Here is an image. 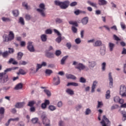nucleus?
Segmentation results:
<instances>
[{"label":"nucleus","instance_id":"obj_40","mask_svg":"<svg viewBox=\"0 0 126 126\" xmlns=\"http://www.w3.org/2000/svg\"><path fill=\"white\" fill-rule=\"evenodd\" d=\"M52 72H53V71L52 70H50L49 69H47L45 70V73H46V74H47L48 75H51V74H52Z\"/></svg>","mask_w":126,"mask_h":126},{"label":"nucleus","instance_id":"obj_2","mask_svg":"<svg viewBox=\"0 0 126 126\" xmlns=\"http://www.w3.org/2000/svg\"><path fill=\"white\" fill-rule=\"evenodd\" d=\"M55 3L56 5L60 6L62 9H66V8H67L69 5V1L65 0L63 2H61L60 1L56 0L55 1Z\"/></svg>","mask_w":126,"mask_h":126},{"label":"nucleus","instance_id":"obj_18","mask_svg":"<svg viewBox=\"0 0 126 126\" xmlns=\"http://www.w3.org/2000/svg\"><path fill=\"white\" fill-rule=\"evenodd\" d=\"M8 63H12V64L16 65L18 63L16 61L14 60L13 58H10L8 61Z\"/></svg>","mask_w":126,"mask_h":126},{"label":"nucleus","instance_id":"obj_61","mask_svg":"<svg viewBox=\"0 0 126 126\" xmlns=\"http://www.w3.org/2000/svg\"><path fill=\"white\" fill-rule=\"evenodd\" d=\"M70 6H75V5H77V2L76 1H74L71 2L70 4Z\"/></svg>","mask_w":126,"mask_h":126},{"label":"nucleus","instance_id":"obj_31","mask_svg":"<svg viewBox=\"0 0 126 126\" xmlns=\"http://www.w3.org/2000/svg\"><path fill=\"white\" fill-rule=\"evenodd\" d=\"M88 3H89L90 5H91V6H93V7H95V8H97V4L96 3L92 2L91 1H88Z\"/></svg>","mask_w":126,"mask_h":126},{"label":"nucleus","instance_id":"obj_15","mask_svg":"<svg viewBox=\"0 0 126 126\" xmlns=\"http://www.w3.org/2000/svg\"><path fill=\"white\" fill-rule=\"evenodd\" d=\"M100 53L101 56H104L106 53V47L105 46H102L100 48Z\"/></svg>","mask_w":126,"mask_h":126},{"label":"nucleus","instance_id":"obj_49","mask_svg":"<svg viewBox=\"0 0 126 126\" xmlns=\"http://www.w3.org/2000/svg\"><path fill=\"white\" fill-rule=\"evenodd\" d=\"M38 119L37 118H33L32 120V123L33 124H37L38 123Z\"/></svg>","mask_w":126,"mask_h":126},{"label":"nucleus","instance_id":"obj_57","mask_svg":"<svg viewBox=\"0 0 126 126\" xmlns=\"http://www.w3.org/2000/svg\"><path fill=\"white\" fill-rule=\"evenodd\" d=\"M91 113V110L89 108H87L85 112V115H89Z\"/></svg>","mask_w":126,"mask_h":126},{"label":"nucleus","instance_id":"obj_5","mask_svg":"<svg viewBox=\"0 0 126 126\" xmlns=\"http://www.w3.org/2000/svg\"><path fill=\"white\" fill-rule=\"evenodd\" d=\"M39 7L41 9H37V11L40 12L41 15L43 16V17H45L46 16V14H45V10L46 8H45V4L44 3H41L39 4Z\"/></svg>","mask_w":126,"mask_h":126},{"label":"nucleus","instance_id":"obj_64","mask_svg":"<svg viewBox=\"0 0 126 126\" xmlns=\"http://www.w3.org/2000/svg\"><path fill=\"white\" fill-rule=\"evenodd\" d=\"M23 6L26 7V9H28V4L25 2H23Z\"/></svg>","mask_w":126,"mask_h":126},{"label":"nucleus","instance_id":"obj_55","mask_svg":"<svg viewBox=\"0 0 126 126\" xmlns=\"http://www.w3.org/2000/svg\"><path fill=\"white\" fill-rule=\"evenodd\" d=\"M56 22H57V23H62L63 20L60 18H57L56 19Z\"/></svg>","mask_w":126,"mask_h":126},{"label":"nucleus","instance_id":"obj_11","mask_svg":"<svg viewBox=\"0 0 126 126\" xmlns=\"http://www.w3.org/2000/svg\"><path fill=\"white\" fill-rule=\"evenodd\" d=\"M27 48L30 52H34V46L32 45V42H29V45Z\"/></svg>","mask_w":126,"mask_h":126},{"label":"nucleus","instance_id":"obj_21","mask_svg":"<svg viewBox=\"0 0 126 126\" xmlns=\"http://www.w3.org/2000/svg\"><path fill=\"white\" fill-rule=\"evenodd\" d=\"M23 86L22 84H21V83H19L18 85H17L15 86L14 89H15V90H19V89H22Z\"/></svg>","mask_w":126,"mask_h":126},{"label":"nucleus","instance_id":"obj_14","mask_svg":"<svg viewBox=\"0 0 126 126\" xmlns=\"http://www.w3.org/2000/svg\"><path fill=\"white\" fill-rule=\"evenodd\" d=\"M8 38V40H9V41H12L14 39V33H13V32L12 31L9 32Z\"/></svg>","mask_w":126,"mask_h":126},{"label":"nucleus","instance_id":"obj_16","mask_svg":"<svg viewBox=\"0 0 126 126\" xmlns=\"http://www.w3.org/2000/svg\"><path fill=\"white\" fill-rule=\"evenodd\" d=\"M97 83H98V82H97V81H94L93 86L92 87V91H91L92 93L95 92V88H96V86H97Z\"/></svg>","mask_w":126,"mask_h":126},{"label":"nucleus","instance_id":"obj_17","mask_svg":"<svg viewBox=\"0 0 126 126\" xmlns=\"http://www.w3.org/2000/svg\"><path fill=\"white\" fill-rule=\"evenodd\" d=\"M99 5H106L108 2L106 0H98Z\"/></svg>","mask_w":126,"mask_h":126},{"label":"nucleus","instance_id":"obj_37","mask_svg":"<svg viewBox=\"0 0 126 126\" xmlns=\"http://www.w3.org/2000/svg\"><path fill=\"white\" fill-rule=\"evenodd\" d=\"M97 103H98L97 106V109H99V108H102L103 107V102L98 101Z\"/></svg>","mask_w":126,"mask_h":126},{"label":"nucleus","instance_id":"obj_60","mask_svg":"<svg viewBox=\"0 0 126 126\" xmlns=\"http://www.w3.org/2000/svg\"><path fill=\"white\" fill-rule=\"evenodd\" d=\"M72 31L73 32V33L77 32V29L76 28H75V27H72Z\"/></svg>","mask_w":126,"mask_h":126},{"label":"nucleus","instance_id":"obj_39","mask_svg":"<svg viewBox=\"0 0 126 126\" xmlns=\"http://www.w3.org/2000/svg\"><path fill=\"white\" fill-rule=\"evenodd\" d=\"M121 114L123 115V118H125L124 120L123 119V121L125 122V121H126V112L125 111H122Z\"/></svg>","mask_w":126,"mask_h":126},{"label":"nucleus","instance_id":"obj_62","mask_svg":"<svg viewBox=\"0 0 126 126\" xmlns=\"http://www.w3.org/2000/svg\"><path fill=\"white\" fill-rule=\"evenodd\" d=\"M25 18L27 20H30V19H31V16H30V15L29 14H26Z\"/></svg>","mask_w":126,"mask_h":126},{"label":"nucleus","instance_id":"obj_45","mask_svg":"<svg viewBox=\"0 0 126 126\" xmlns=\"http://www.w3.org/2000/svg\"><path fill=\"white\" fill-rule=\"evenodd\" d=\"M55 55L56 56H57V57L61 56V55H62V51H61L60 50H57L55 52Z\"/></svg>","mask_w":126,"mask_h":126},{"label":"nucleus","instance_id":"obj_27","mask_svg":"<svg viewBox=\"0 0 126 126\" xmlns=\"http://www.w3.org/2000/svg\"><path fill=\"white\" fill-rule=\"evenodd\" d=\"M78 86V84L77 83H74V82H70L68 83L67 84V86Z\"/></svg>","mask_w":126,"mask_h":126},{"label":"nucleus","instance_id":"obj_56","mask_svg":"<svg viewBox=\"0 0 126 126\" xmlns=\"http://www.w3.org/2000/svg\"><path fill=\"white\" fill-rule=\"evenodd\" d=\"M9 89H10V86L4 87H3L2 88V90H3V91H7L9 90Z\"/></svg>","mask_w":126,"mask_h":126},{"label":"nucleus","instance_id":"obj_12","mask_svg":"<svg viewBox=\"0 0 126 126\" xmlns=\"http://www.w3.org/2000/svg\"><path fill=\"white\" fill-rule=\"evenodd\" d=\"M48 105H50V101H49V100H45L44 103L41 104L42 109H46Z\"/></svg>","mask_w":126,"mask_h":126},{"label":"nucleus","instance_id":"obj_35","mask_svg":"<svg viewBox=\"0 0 126 126\" xmlns=\"http://www.w3.org/2000/svg\"><path fill=\"white\" fill-rule=\"evenodd\" d=\"M18 121H19V118L18 117L14 119L11 118L9 119V123H10L11 122H18Z\"/></svg>","mask_w":126,"mask_h":126},{"label":"nucleus","instance_id":"obj_7","mask_svg":"<svg viewBox=\"0 0 126 126\" xmlns=\"http://www.w3.org/2000/svg\"><path fill=\"white\" fill-rule=\"evenodd\" d=\"M120 94L121 97H126V87L124 85H122L120 86Z\"/></svg>","mask_w":126,"mask_h":126},{"label":"nucleus","instance_id":"obj_53","mask_svg":"<svg viewBox=\"0 0 126 126\" xmlns=\"http://www.w3.org/2000/svg\"><path fill=\"white\" fill-rule=\"evenodd\" d=\"M8 50L9 51H8V52L9 53V54H13V53H14V49H13V48H9Z\"/></svg>","mask_w":126,"mask_h":126},{"label":"nucleus","instance_id":"obj_32","mask_svg":"<svg viewBox=\"0 0 126 126\" xmlns=\"http://www.w3.org/2000/svg\"><path fill=\"white\" fill-rule=\"evenodd\" d=\"M100 45H102V42L100 40H97L94 44V47H99Z\"/></svg>","mask_w":126,"mask_h":126},{"label":"nucleus","instance_id":"obj_47","mask_svg":"<svg viewBox=\"0 0 126 126\" xmlns=\"http://www.w3.org/2000/svg\"><path fill=\"white\" fill-rule=\"evenodd\" d=\"M119 106L118 105H112L111 107V111H113V110H116V109H118Z\"/></svg>","mask_w":126,"mask_h":126},{"label":"nucleus","instance_id":"obj_41","mask_svg":"<svg viewBox=\"0 0 126 126\" xmlns=\"http://www.w3.org/2000/svg\"><path fill=\"white\" fill-rule=\"evenodd\" d=\"M18 74H22L23 75H24V74H26V72L24 71V70L22 69H20Z\"/></svg>","mask_w":126,"mask_h":126},{"label":"nucleus","instance_id":"obj_29","mask_svg":"<svg viewBox=\"0 0 126 126\" xmlns=\"http://www.w3.org/2000/svg\"><path fill=\"white\" fill-rule=\"evenodd\" d=\"M109 49H110V51L112 52L114 48H115V44L110 42L109 43Z\"/></svg>","mask_w":126,"mask_h":126},{"label":"nucleus","instance_id":"obj_6","mask_svg":"<svg viewBox=\"0 0 126 126\" xmlns=\"http://www.w3.org/2000/svg\"><path fill=\"white\" fill-rule=\"evenodd\" d=\"M100 124H101L102 126H111V122L105 115L103 116L102 120L101 122H100Z\"/></svg>","mask_w":126,"mask_h":126},{"label":"nucleus","instance_id":"obj_4","mask_svg":"<svg viewBox=\"0 0 126 126\" xmlns=\"http://www.w3.org/2000/svg\"><path fill=\"white\" fill-rule=\"evenodd\" d=\"M73 65H76L75 68L76 69H78L79 71H81V70H83L85 68V65L81 63H78L77 62L74 61L73 62Z\"/></svg>","mask_w":126,"mask_h":126},{"label":"nucleus","instance_id":"obj_38","mask_svg":"<svg viewBox=\"0 0 126 126\" xmlns=\"http://www.w3.org/2000/svg\"><path fill=\"white\" fill-rule=\"evenodd\" d=\"M69 23L71 25H74V26H76V27H77V26H78V24H77V22H73L72 21H70L69 22Z\"/></svg>","mask_w":126,"mask_h":126},{"label":"nucleus","instance_id":"obj_10","mask_svg":"<svg viewBox=\"0 0 126 126\" xmlns=\"http://www.w3.org/2000/svg\"><path fill=\"white\" fill-rule=\"evenodd\" d=\"M54 81V85H59L61 83V80L60 79V77L57 76L56 77L53 78Z\"/></svg>","mask_w":126,"mask_h":126},{"label":"nucleus","instance_id":"obj_3","mask_svg":"<svg viewBox=\"0 0 126 126\" xmlns=\"http://www.w3.org/2000/svg\"><path fill=\"white\" fill-rule=\"evenodd\" d=\"M41 118L42 119V124L44 125V126H51V121L48 119L46 115H42Z\"/></svg>","mask_w":126,"mask_h":126},{"label":"nucleus","instance_id":"obj_28","mask_svg":"<svg viewBox=\"0 0 126 126\" xmlns=\"http://www.w3.org/2000/svg\"><path fill=\"white\" fill-rule=\"evenodd\" d=\"M22 57H23V53H22L21 52H19L17 54V59L19 61H20V60H21V59H22Z\"/></svg>","mask_w":126,"mask_h":126},{"label":"nucleus","instance_id":"obj_34","mask_svg":"<svg viewBox=\"0 0 126 126\" xmlns=\"http://www.w3.org/2000/svg\"><path fill=\"white\" fill-rule=\"evenodd\" d=\"M12 13L15 17H17L18 15H19V12H18V10H14L12 11Z\"/></svg>","mask_w":126,"mask_h":126},{"label":"nucleus","instance_id":"obj_36","mask_svg":"<svg viewBox=\"0 0 126 126\" xmlns=\"http://www.w3.org/2000/svg\"><path fill=\"white\" fill-rule=\"evenodd\" d=\"M110 94V90L107 91L105 94L106 99H110V97H111V95Z\"/></svg>","mask_w":126,"mask_h":126},{"label":"nucleus","instance_id":"obj_19","mask_svg":"<svg viewBox=\"0 0 126 126\" xmlns=\"http://www.w3.org/2000/svg\"><path fill=\"white\" fill-rule=\"evenodd\" d=\"M88 17H86L82 19V24H83V25H86V24H87V23H88Z\"/></svg>","mask_w":126,"mask_h":126},{"label":"nucleus","instance_id":"obj_23","mask_svg":"<svg viewBox=\"0 0 126 126\" xmlns=\"http://www.w3.org/2000/svg\"><path fill=\"white\" fill-rule=\"evenodd\" d=\"M35 104H36V102L35 101L31 100L29 102L28 106H29V107H33Z\"/></svg>","mask_w":126,"mask_h":126},{"label":"nucleus","instance_id":"obj_44","mask_svg":"<svg viewBox=\"0 0 126 126\" xmlns=\"http://www.w3.org/2000/svg\"><path fill=\"white\" fill-rule=\"evenodd\" d=\"M48 109H49L50 111H55V110H56L57 108L54 105H50L48 107Z\"/></svg>","mask_w":126,"mask_h":126},{"label":"nucleus","instance_id":"obj_59","mask_svg":"<svg viewBox=\"0 0 126 126\" xmlns=\"http://www.w3.org/2000/svg\"><path fill=\"white\" fill-rule=\"evenodd\" d=\"M121 28L123 30H125L126 29V25L124 23H121Z\"/></svg>","mask_w":126,"mask_h":126},{"label":"nucleus","instance_id":"obj_50","mask_svg":"<svg viewBox=\"0 0 126 126\" xmlns=\"http://www.w3.org/2000/svg\"><path fill=\"white\" fill-rule=\"evenodd\" d=\"M19 64L20 65H25V64H27V62H26L25 61H20Z\"/></svg>","mask_w":126,"mask_h":126},{"label":"nucleus","instance_id":"obj_42","mask_svg":"<svg viewBox=\"0 0 126 126\" xmlns=\"http://www.w3.org/2000/svg\"><path fill=\"white\" fill-rule=\"evenodd\" d=\"M101 67H102V70L103 71H105V70H106V63L103 62L101 64Z\"/></svg>","mask_w":126,"mask_h":126},{"label":"nucleus","instance_id":"obj_8","mask_svg":"<svg viewBox=\"0 0 126 126\" xmlns=\"http://www.w3.org/2000/svg\"><path fill=\"white\" fill-rule=\"evenodd\" d=\"M54 31L58 36L56 39V42H57V43H61V42H62V34H61V32L57 30L54 29Z\"/></svg>","mask_w":126,"mask_h":126},{"label":"nucleus","instance_id":"obj_13","mask_svg":"<svg viewBox=\"0 0 126 126\" xmlns=\"http://www.w3.org/2000/svg\"><path fill=\"white\" fill-rule=\"evenodd\" d=\"M109 86L111 88L113 87V77H112V73H109Z\"/></svg>","mask_w":126,"mask_h":126},{"label":"nucleus","instance_id":"obj_58","mask_svg":"<svg viewBox=\"0 0 126 126\" xmlns=\"http://www.w3.org/2000/svg\"><path fill=\"white\" fill-rule=\"evenodd\" d=\"M113 37L114 38V40L116 41H121V39L119 38L116 35V34H114Z\"/></svg>","mask_w":126,"mask_h":126},{"label":"nucleus","instance_id":"obj_26","mask_svg":"<svg viewBox=\"0 0 126 126\" xmlns=\"http://www.w3.org/2000/svg\"><path fill=\"white\" fill-rule=\"evenodd\" d=\"M67 58H68V56H65L62 58L61 61V64H64V62H65V61H66V59H67Z\"/></svg>","mask_w":126,"mask_h":126},{"label":"nucleus","instance_id":"obj_48","mask_svg":"<svg viewBox=\"0 0 126 126\" xmlns=\"http://www.w3.org/2000/svg\"><path fill=\"white\" fill-rule=\"evenodd\" d=\"M114 101L115 102V103H119V101H120V97L118 96H115L114 98Z\"/></svg>","mask_w":126,"mask_h":126},{"label":"nucleus","instance_id":"obj_1","mask_svg":"<svg viewBox=\"0 0 126 126\" xmlns=\"http://www.w3.org/2000/svg\"><path fill=\"white\" fill-rule=\"evenodd\" d=\"M17 68H18V67L8 68L4 70V72L0 73V83L1 84L6 83V82L9 80L8 75H7L6 73L8 72V71H11V70H15V69H17Z\"/></svg>","mask_w":126,"mask_h":126},{"label":"nucleus","instance_id":"obj_25","mask_svg":"<svg viewBox=\"0 0 126 126\" xmlns=\"http://www.w3.org/2000/svg\"><path fill=\"white\" fill-rule=\"evenodd\" d=\"M8 56H9V54L7 51L3 52V54H2V57H3V58L4 59L7 58Z\"/></svg>","mask_w":126,"mask_h":126},{"label":"nucleus","instance_id":"obj_43","mask_svg":"<svg viewBox=\"0 0 126 126\" xmlns=\"http://www.w3.org/2000/svg\"><path fill=\"white\" fill-rule=\"evenodd\" d=\"M1 19L4 22H8V21H10V19L8 18H5L4 17H2Z\"/></svg>","mask_w":126,"mask_h":126},{"label":"nucleus","instance_id":"obj_51","mask_svg":"<svg viewBox=\"0 0 126 126\" xmlns=\"http://www.w3.org/2000/svg\"><path fill=\"white\" fill-rule=\"evenodd\" d=\"M80 82H81V83H85V82H86V79L82 77L80 79Z\"/></svg>","mask_w":126,"mask_h":126},{"label":"nucleus","instance_id":"obj_46","mask_svg":"<svg viewBox=\"0 0 126 126\" xmlns=\"http://www.w3.org/2000/svg\"><path fill=\"white\" fill-rule=\"evenodd\" d=\"M19 21L20 22V23H21V24H22V25H24L25 23H24V19H23V18L22 17H20Z\"/></svg>","mask_w":126,"mask_h":126},{"label":"nucleus","instance_id":"obj_63","mask_svg":"<svg viewBox=\"0 0 126 126\" xmlns=\"http://www.w3.org/2000/svg\"><path fill=\"white\" fill-rule=\"evenodd\" d=\"M52 30L50 29H48L45 31V33L46 34H52Z\"/></svg>","mask_w":126,"mask_h":126},{"label":"nucleus","instance_id":"obj_33","mask_svg":"<svg viewBox=\"0 0 126 126\" xmlns=\"http://www.w3.org/2000/svg\"><path fill=\"white\" fill-rule=\"evenodd\" d=\"M41 39L42 42H46V41H47V35L46 34L41 35Z\"/></svg>","mask_w":126,"mask_h":126},{"label":"nucleus","instance_id":"obj_54","mask_svg":"<svg viewBox=\"0 0 126 126\" xmlns=\"http://www.w3.org/2000/svg\"><path fill=\"white\" fill-rule=\"evenodd\" d=\"M75 42L76 44H80L81 43V40H80V38H78L75 40Z\"/></svg>","mask_w":126,"mask_h":126},{"label":"nucleus","instance_id":"obj_22","mask_svg":"<svg viewBox=\"0 0 126 126\" xmlns=\"http://www.w3.org/2000/svg\"><path fill=\"white\" fill-rule=\"evenodd\" d=\"M66 78H67L68 79H76V77H75V76L72 74H67L66 75Z\"/></svg>","mask_w":126,"mask_h":126},{"label":"nucleus","instance_id":"obj_20","mask_svg":"<svg viewBox=\"0 0 126 126\" xmlns=\"http://www.w3.org/2000/svg\"><path fill=\"white\" fill-rule=\"evenodd\" d=\"M66 92L67 94H69V95H74V91L70 89H67L66 90Z\"/></svg>","mask_w":126,"mask_h":126},{"label":"nucleus","instance_id":"obj_30","mask_svg":"<svg viewBox=\"0 0 126 126\" xmlns=\"http://www.w3.org/2000/svg\"><path fill=\"white\" fill-rule=\"evenodd\" d=\"M89 67H94L96 65V63L94 61L89 62Z\"/></svg>","mask_w":126,"mask_h":126},{"label":"nucleus","instance_id":"obj_24","mask_svg":"<svg viewBox=\"0 0 126 126\" xmlns=\"http://www.w3.org/2000/svg\"><path fill=\"white\" fill-rule=\"evenodd\" d=\"M46 56L47 58H54V54L48 51L46 53Z\"/></svg>","mask_w":126,"mask_h":126},{"label":"nucleus","instance_id":"obj_9","mask_svg":"<svg viewBox=\"0 0 126 126\" xmlns=\"http://www.w3.org/2000/svg\"><path fill=\"white\" fill-rule=\"evenodd\" d=\"M25 105V102H18L16 104L15 107L18 109H21V108H23Z\"/></svg>","mask_w":126,"mask_h":126},{"label":"nucleus","instance_id":"obj_52","mask_svg":"<svg viewBox=\"0 0 126 126\" xmlns=\"http://www.w3.org/2000/svg\"><path fill=\"white\" fill-rule=\"evenodd\" d=\"M44 92L46 94L47 96H51V92L48 90H44Z\"/></svg>","mask_w":126,"mask_h":126}]
</instances>
